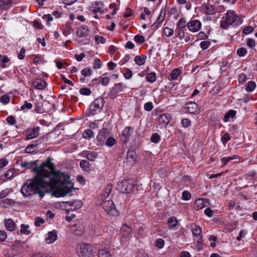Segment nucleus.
Instances as JSON below:
<instances>
[{
	"instance_id": "1",
	"label": "nucleus",
	"mask_w": 257,
	"mask_h": 257,
	"mask_svg": "<svg viewBox=\"0 0 257 257\" xmlns=\"http://www.w3.org/2000/svg\"><path fill=\"white\" fill-rule=\"evenodd\" d=\"M55 169L50 158L39 167L36 165L31 169L36 173V175L22 187L21 191L23 195L28 196L38 194L42 198L47 192V188H49L57 197L71 195L73 184L69 180V176L59 171H56Z\"/></svg>"
},
{
	"instance_id": "2",
	"label": "nucleus",
	"mask_w": 257,
	"mask_h": 257,
	"mask_svg": "<svg viewBox=\"0 0 257 257\" xmlns=\"http://www.w3.org/2000/svg\"><path fill=\"white\" fill-rule=\"evenodd\" d=\"M242 23V20L241 18L237 16L234 11H228L225 16L221 21L220 27L223 29H226L230 25H233L234 27L238 26Z\"/></svg>"
},
{
	"instance_id": "3",
	"label": "nucleus",
	"mask_w": 257,
	"mask_h": 257,
	"mask_svg": "<svg viewBox=\"0 0 257 257\" xmlns=\"http://www.w3.org/2000/svg\"><path fill=\"white\" fill-rule=\"evenodd\" d=\"M76 250L79 257H90L93 249L90 244L80 243L77 245Z\"/></svg>"
},
{
	"instance_id": "4",
	"label": "nucleus",
	"mask_w": 257,
	"mask_h": 257,
	"mask_svg": "<svg viewBox=\"0 0 257 257\" xmlns=\"http://www.w3.org/2000/svg\"><path fill=\"white\" fill-rule=\"evenodd\" d=\"M134 187L133 181L131 180H124L117 183L116 189L123 193H130Z\"/></svg>"
},
{
	"instance_id": "5",
	"label": "nucleus",
	"mask_w": 257,
	"mask_h": 257,
	"mask_svg": "<svg viewBox=\"0 0 257 257\" xmlns=\"http://www.w3.org/2000/svg\"><path fill=\"white\" fill-rule=\"evenodd\" d=\"M104 101L102 97L96 98L90 105V113L94 115L97 112H99L104 106Z\"/></svg>"
},
{
	"instance_id": "6",
	"label": "nucleus",
	"mask_w": 257,
	"mask_h": 257,
	"mask_svg": "<svg viewBox=\"0 0 257 257\" xmlns=\"http://www.w3.org/2000/svg\"><path fill=\"white\" fill-rule=\"evenodd\" d=\"M101 206L104 211L109 215H114L116 212L114 203L111 200H103Z\"/></svg>"
},
{
	"instance_id": "7",
	"label": "nucleus",
	"mask_w": 257,
	"mask_h": 257,
	"mask_svg": "<svg viewBox=\"0 0 257 257\" xmlns=\"http://www.w3.org/2000/svg\"><path fill=\"white\" fill-rule=\"evenodd\" d=\"M123 90V86L121 83L115 84L108 94V96L110 99H114L116 98L118 94L122 92Z\"/></svg>"
},
{
	"instance_id": "8",
	"label": "nucleus",
	"mask_w": 257,
	"mask_h": 257,
	"mask_svg": "<svg viewBox=\"0 0 257 257\" xmlns=\"http://www.w3.org/2000/svg\"><path fill=\"white\" fill-rule=\"evenodd\" d=\"M110 136L109 131L105 128H103L98 133L97 137V142L101 145L105 144V140Z\"/></svg>"
},
{
	"instance_id": "9",
	"label": "nucleus",
	"mask_w": 257,
	"mask_h": 257,
	"mask_svg": "<svg viewBox=\"0 0 257 257\" xmlns=\"http://www.w3.org/2000/svg\"><path fill=\"white\" fill-rule=\"evenodd\" d=\"M201 23L197 20H191L187 24L189 30L193 33L198 32L201 29Z\"/></svg>"
},
{
	"instance_id": "10",
	"label": "nucleus",
	"mask_w": 257,
	"mask_h": 257,
	"mask_svg": "<svg viewBox=\"0 0 257 257\" xmlns=\"http://www.w3.org/2000/svg\"><path fill=\"white\" fill-rule=\"evenodd\" d=\"M40 127L39 126L28 128L26 131L27 140H31L37 138L39 135Z\"/></svg>"
},
{
	"instance_id": "11",
	"label": "nucleus",
	"mask_w": 257,
	"mask_h": 257,
	"mask_svg": "<svg viewBox=\"0 0 257 257\" xmlns=\"http://www.w3.org/2000/svg\"><path fill=\"white\" fill-rule=\"evenodd\" d=\"M186 109L191 114H198L200 112L198 105L193 101H190L186 104Z\"/></svg>"
},
{
	"instance_id": "12",
	"label": "nucleus",
	"mask_w": 257,
	"mask_h": 257,
	"mask_svg": "<svg viewBox=\"0 0 257 257\" xmlns=\"http://www.w3.org/2000/svg\"><path fill=\"white\" fill-rule=\"evenodd\" d=\"M133 129L130 126H126L123 130L122 133L121 141L123 143H127L133 133Z\"/></svg>"
},
{
	"instance_id": "13",
	"label": "nucleus",
	"mask_w": 257,
	"mask_h": 257,
	"mask_svg": "<svg viewBox=\"0 0 257 257\" xmlns=\"http://www.w3.org/2000/svg\"><path fill=\"white\" fill-rule=\"evenodd\" d=\"M132 229L126 224L122 225L120 235L124 239H129L132 234Z\"/></svg>"
},
{
	"instance_id": "14",
	"label": "nucleus",
	"mask_w": 257,
	"mask_h": 257,
	"mask_svg": "<svg viewBox=\"0 0 257 257\" xmlns=\"http://www.w3.org/2000/svg\"><path fill=\"white\" fill-rule=\"evenodd\" d=\"M207 202L206 199H197L194 204V208L196 210H199L205 207L206 203Z\"/></svg>"
},
{
	"instance_id": "15",
	"label": "nucleus",
	"mask_w": 257,
	"mask_h": 257,
	"mask_svg": "<svg viewBox=\"0 0 257 257\" xmlns=\"http://www.w3.org/2000/svg\"><path fill=\"white\" fill-rule=\"evenodd\" d=\"M57 238V234L56 231L49 232L46 235L45 240L48 243H53Z\"/></svg>"
},
{
	"instance_id": "16",
	"label": "nucleus",
	"mask_w": 257,
	"mask_h": 257,
	"mask_svg": "<svg viewBox=\"0 0 257 257\" xmlns=\"http://www.w3.org/2000/svg\"><path fill=\"white\" fill-rule=\"evenodd\" d=\"M33 85L37 89L43 90L46 86V82L41 79H37L33 81Z\"/></svg>"
},
{
	"instance_id": "17",
	"label": "nucleus",
	"mask_w": 257,
	"mask_h": 257,
	"mask_svg": "<svg viewBox=\"0 0 257 257\" xmlns=\"http://www.w3.org/2000/svg\"><path fill=\"white\" fill-rule=\"evenodd\" d=\"M202 9L207 15H213L215 13L214 7L211 5L204 4L202 6Z\"/></svg>"
},
{
	"instance_id": "18",
	"label": "nucleus",
	"mask_w": 257,
	"mask_h": 257,
	"mask_svg": "<svg viewBox=\"0 0 257 257\" xmlns=\"http://www.w3.org/2000/svg\"><path fill=\"white\" fill-rule=\"evenodd\" d=\"M5 224L6 228L10 231L15 230L17 227L15 222L11 219H7L5 220Z\"/></svg>"
},
{
	"instance_id": "19",
	"label": "nucleus",
	"mask_w": 257,
	"mask_h": 257,
	"mask_svg": "<svg viewBox=\"0 0 257 257\" xmlns=\"http://www.w3.org/2000/svg\"><path fill=\"white\" fill-rule=\"evenodd\" d=\"M88 32L89 29L87 26H81L77 30L76 35L79 37H84L88 35Z\"/></svg>"
},
{
	"instance_id": "20",
	"label": "nucleus",
	"mask_w": 257,
	"mask_h": 257,
	"mask_svg": "<svg viewBox=\"0 0 257 257\" xmlns=\"http://www.w3.org/2000/svg\"><path fill=\"white\" fill-rule=\"evenodd\" d=\"M170 119V114L164 113L159 116L158 121L160 124L166 125L169 123Z\"/></svg>"
},
{
	"instance_id": "21",
	"label": "nucleus",
	"mask_w": 257,
	"mask_h": 257,
	"mask_svg": "<svg viewBox=\"0 0 257 257\" xmlns=\"http://www.w3.org/2000/svg\"><path fill=\"white\" fill-rule=\"evenodd\" d=\"M191 226L193 234L197 237H201L202 229L201 227L195 224H192Z\"/></svg>"
},
{
	"instance_id": "22",
	"label": "nucleus",
	"mask_w": 257,
	"mask_h": 257,
	"mask_svg": "<svg viewBox=\"0 0 257 257\" xmlns=\"http://www.w3.org/2000/svg\"><path fill=\"white\" fill-rule=\"evenodd\" d=\"M14 0H0V8L2 10H7L14 3Z\"/></svg>"
},
{
	"instance_id": "23",
	"label": "nucleus",
	"mask_w": 257,
	"mask_h": 257,
	"mask_svg": "<svg viewBox=\"0 0 257 257\" xmlns=\"http://www.w3.org/2000/svg\"><path fill=\"white\" fill-rule=\"evenodd\" d=\"M146 59L147 57L146 55H137L135 57L134 61L137 65L142 66L145 64Z\"/></svg>"
},
{
	"instance_id": "24",
	"label": "nucleus",
	"mask_w": 257,
	"mask_h": 257,
	"mask_svg": "<svg viewBox=\"0 0 257 257\" xmlns=\"http://www.w3.org/2000/svg\"><path fill=\"white\" fill-rule=\"evenodd\" d=\"M126 159L127 162L132 163L135 162L136 160V153L133 150H128L127 152Z\"/></svg>"
},
{
	"instance_id": "25",
	"label": "nucleus",
	"mask_w": 257,
	"mask_h": 257,
	"mask_svg": "<svg viewBox=\"0 0 257 257\" xmlns=\"http://www.w3.org/2000/svg\"><path fill=\"white\" fill-rule=\"evenodd\" d=\"M236 111L233 109L228 111L224 115L223 120L225 122H227L230 118H233L236 115Z\"/></svg>"
},
{
	"instance_id": "26",
	"label": "nucleus",
	"mask_w": 257,
	"mask_h": 257,
	"mask_svg": "<svg viewBox=\"0 0 257 257\" xmlns=\"http://www.w3.org/2000/svg\"><path fill=\"white\" fill-rule=\"evenodd\" d=\"M168 224L170 228H174L178 224V220L175 217H171L168 219Z\"/></svg>"
},
{
	"instance_id": "27",
	"label": "nucleus",
	"mask_w": 257,
	"mask_h": 257,
	"mask_svg": "<svg viewBox=\"0 0 257 257\" xmlns=\"http://www.w3.org/2000/svg\"><path fill=\"white\" fill-rule=\"evenodd\" d=\"M82 136L84 138L89 140L94 137V134L91 130L88 129L83 132Z\"/></svg>"
},
{
	"instance_id": "28",
	"label": "nucleus",
	"mask_w": 257,
	"mask_h": 257,
	"mask_svg": "<svg viewBox=\"0 0 257 257\" xmlns=\"http://www.w3.org/2000/svg\"><path fill=\"white\" fill-rule=\"evenodd\" d=\"M9 61L10 59L8 57L5 55H0V65L2 68H6L7 65L6 63L9 62Z\"/></svg>"
},
{
	"instance_id": "29",
	"label": "nucleus",
	"mask_w": 257,
	"mask_h": 257,
	"mask_svg": "<svg viewBox=\"0 0 257 257\" xmlns=\"http://www.w3.org/2000/svg\"><path fill=\"white\" fill-rule=\"evenodd\" d=\"M180 72L181 71L178 68L173 69L170 74V78H169V79L171 80H177Z\"/></svg>"
},
{
	"instance_id": "30",
	"label": "nucleus",
	"mask_w": 257,
	"mask_h": 257,
	"mask_svg": "<svg viewBox=\"0 0 257 257\" xmlns=\"http://www.w3.org/2000/svg\"><path fill=\"white\" fill-rule=\"evenodd\" d=\"M85 157L90 161H93L97 157V154L94 152H88L86 151L84 152Z\"/></svg>"
},
{
	"instance_id": "31",
	"label": "nucleus",
	"mask_w": 257,
	"mask_h": 257,
	"mask_svg": "<svg viewBox=\"0 0 257 257\" xmlns=\"http://www.w3.org/2000/svg\"><path fill=\"white\" fill-rule=\"evenodd\" d=\"M256 87V83L254 81H250L247 82L245 90L247 92H251L253 91Z\"/></svg>"
},
{
	"instance_id": "32",
	"label": "nucleus",
	"mask_w": 257,
	"mask_h": 257,
	"mask_svg": "<svg viewBox=\"0 0 257 257\" xmlns=\"http://www.w3.org/2000/svg\"><path fill=\"white\" fill-rule=\"evenodd\" d=\"M80 166L84 170L87 171L90 168V164L87 161L83 160L80 162Z\"/></svg>"
},
{
	"instance_id": "33",
	"label": "nucleus",
	"mask_w": 257,
	"mask_h": 257,
	"mask_svg": "<svg viewBox=\"0 0 257 257\" xmlns=\"http://www.w3.org/2000/svg\"><path fill=\"white\" fill-rule=\"evenodd\" d=\"M146 79L148 82L153 83L156 80V74L155 72L148 73L146 76Z\"/></svg>"
},
{
	"instance_id": "34",
	"label": "nucleus",
	"mask_w": 257,
	"mask_h": 257,
	"mask_svg": "<svg viewBox=\"0 0 257 257\" xmlns=\"http://www.w3.org/2000/svg\"><path fill=\"white\" fill-rule=\"evenodd\" d=\"M112 190V185L111 183H109L106 185V187L104 190L103 196L105 197H108L111 193Z\"/></svg>"
},
{
	"instance_id": "35",
	"label": "nucleus",
	"mask_w": 257,
	"mask_h": 257,
	"mask_svg": "<svg viewBox=\"0 0 257 257\" xmlns=\"http://www.w3.org/2000/svg\"><path fill=\"white\" fill-rule=\"evenodd\" d=\"M98 257H112L110 252L105 249H101L98 252Z\"/></svg>"
},
{
	"instance_id": "36",
	"label": "nucleus",
	"mask_w": 257,
	"mask_h": 257,
	"mask_svg": "<svg viewBox=\"0 0 257 257\" xmlns=\"http://www.w3.org/2000/svg\"><path fill=\"white\" fill-rule=\"evenodd\" d=\"M187 26L186 21L184 18H181L177 24V27L176 28L180 29H184Z\"/></svg>"
},
{
	"instance_id": "37",
	"label": "nucleus",
	"mask_w": 257,
	"mask_h": 257,
	"mask_svg": "<svg viewBox=\"0 0 257 257\" xmlns=\"http://www.w3.org/2000/svg\"><path fill=\"white\" fill-rule=\"evenodd\" d=\"M116 143V140L111 137H108V138L106 139L105 145L108 147H112L113 145H114Z\"/></svg>"
},
{
	"instance_id": "38",
	"label": "nucleus",
	"mask_w": 257,
	"mask_h": 257,
	"mask_svg": "<svg viewBox=\"0 0 257 257\" xmlns=\"http://www.w3.org/2000/svg\"><path fill=\"white\" fill-rule=\"evenodd\" d=\"M92 65L94 69H99L102 66V62L99 59L95 58L92 63Z\"/></svg>"
},
{
	"instance_id": "39",
	"label": "nucleus",
	"mask_w": 257,
	"mask_h": 257,
	"mask_svg": "<svg viewBox=\"0 0 257 257\" xmlns=\"http://www.w3.org/2000/svg\"><path fill=\"white\" fill-rule=\"evenodd\" d=\"M237 158L235 156L223 157L221 159V161L223 164V166H225L229 162L236 159Z\"/></svg>"
},
{
	"instance_id": "40",
	"label": "nucleus",
	"mask_w": 257,
	"mask_h": 257,
	"mask_svg": "<svg viewBox=\"0 0 257 257\" xmlns=\"http://www.w3.org/2000/svg\"><path fill=\"white\" fill-rule=\"evenodd\" d=\"M21 229H20V232L25 234H29L30 233V231L28 230L29 226L28 225H25L22 224L21 226Z\"/></svg>"
},
{
	"instance_id": "41",
	"label": "nucleus",
	"mask_w": 257,
	"mask_h": 257,
	"mask_svg": "<svg viewBox=\"0 0 257 257\" xmlns=\"http://www.w3.org/2000/svg\"><path fill=\"white\" fill-rule=\"evenodd\" d=\"M37 145H28L25 150V152L27 153L31 154L34 152L36 151Z\"/></svg>"
},
{
	"instance_id": "42",
	"label": "nucleus",
	"mask_w": 257,
	"mask_h": 257,
	"mask_svg": "<svg viewBox=\"0 0 257 257\" xmlns=\"http://www.w3.org/2000/svg\"><path fill=\"white\" fill-rule=\"evenodd\" d=\"M81 74L84 77L89 76L92 74V70L88 67L81 70Z\"/></svg>"
},
{
	"instance_id": "43",
	"label": "nucleus",
	"mask_w": 257,
	"mask_h": 257,
	"mask_svg": "<svg viewBox=\"0 0 257 257\" xmlns=\"http://www.w3.org/2000/svg\"><path fill=\"white\" fill-rule=\"evenodd\" d=\"M99 83H101L103 86H106L109 82V78L108 77H101L98 78Z\"/></svg>"
},
{
	"instance_id": "44",
	"label": "nucleus",
	"mask_w": 257,
	"mask_h": 257,
	"mask_svg": "<svg viewBox=\"0 0 257 257\" xmlns=\"http://www.w3.org/2000/svg\"><path fill=\"white\" fill-rule=\"evenodd\" d=\"M95 41L96 44H99L100 43L104 44L106 42V39L102 36L96 35L95 36Z\"/></svg>"
},
{
	"instance_id": "45",
	"label": "nucleus",
	"mask_w": 257,
	"mask_h": 257,
	"mask_svg": "<svg viewBox=\"0 0 257 257\" xmlns=\"http://www.w3.org/2000/svg\"><path fill=\"white\" fill-rule=\"evenodd\" d=\"M134 40L137 43L141 44H143L145 42V37L144 36H143L142 35H137L135 36Z\"/></svg>"
},
{
	"instance_id": "46",
	"label": "nucleus",
	"mask_w": 257,
	"mask_h": 257,
	"mask_svg": "<svg viewBox=\"0 0 257 257\" xmlns=\"http://www.w3.org/2000/svg\"><path fill=\"white\" fill-rule=\"evenodd\" d=\"M160 140V136L157 133H154L151 138L152 142L154 143H158Z\"/></svg>"
},
{
	"instance_id": "47",
	"label": "nucleus",
	"mask_w": 257,
	"mask_h": 257,
	"mask_svg": "<svg viewBox=\"0 0 257 257\" xmlns=\"http://www.w3.org/2000/svg\"><path fill=\"white\" fill-rule=\"evenodd\" d=\"M164 33L167 37H170L173 35L174 30L168 27H165L164 28Z\"/></svg>"
},
{
	"instance_id": "48",
	"label": "nucleus",
	"mask_w": 257,
	"mask_h": 257,
	"mask_svg": "<svg viewBox=\"0 0 257 257\" xmlns=\"http://www.w3.org/2000/svg\"><path fill=\"white\" fill-rule=\"evenodd\" d=\"M210 44H211V43L210 41H204L201 42V43L200 44V46L202 49L205 50L209 47Z\"/></svg>"
},
{
	"instance_id": "49",
	"label": "nucleus",
	"mask_w": 257,
	"mask_h": 257,
	"mask_svg": "<svg viewBox=\"0 0 257 257\" xmlns=\"http://www.w3.org/2000/svg\"><path fill=\"white\" fill-rule=\"evenodd\" d=\"M196 37L198 40H206L208 38V36L203 32H199Z\"/></svg>"
},
{
	"instance_id": "50",
	"label": "nucleus",
	"mask_w": 257,
	"mask_h": 257,
	"mask_svg": "<svg viewBox=\"0 0 257 257\" xmlns=\"http://www.w3.org/2000/svg\"><path fill=\"white\" fill-rule=\"evenodd\" d=\"M10 97L7 95H4L1 97V102L3 104H6L10 102Z\"/></svg>"
},
{
	"instance_id": "51",
	"label": "nucleus",
	"mask_w": 257,
	"mask_h": 257,
	"mask_svg": "<svg viewBox=\"0 0 257 257\" xmlns=\"http://www.w3.org/2000/svg\"><path fill=\"white\" fill-rule=\"evenodd\" d=\"M191 121L188 118H183L181 121V124L184 127H187L191 125Z\"/></svg>"
},
{
	"instance_id": "52",
	"label": "nucleus",
	"mask_w": 257,
	"mask_h": 257,
	"mask_svg": "<svg viewBox=\"0 0 257 257\" xmlns=\"http://www.w3.org/2000/svg\"><path fill=\"white\" fill-rule=\"evenodd\" d=\"M15 170L14 169H10L8 170L5 175V176L8 179H11L14 175Z\"/></svg>"
},
{
	"instance_id": "53",
	"label": "nucleus",
	"mask_w": 257,
	"mask_h": 257,
	"mask_svg": "<svg viewBox=\"0 0 257 257\" xmlns=\"http://www.w3.org/2000/svg\"><path fill=\"white\" fill-rule=\"evenodd\" d=\"M165 244L164 240L162 238H159L156 240V245L159 248H162Z\"/></svg>"
},
{
	"instance_id": "54",
	"label": "nucleus",
	"mask_w": 257,
	"mask_h": 257,
	"mask_svg": "<svg viewBox=\"0 0 257 257\" xmlns=\"http://www.w3.org/2000/svg\"><path fill=\"white\" fill-rule=\"evenodd\" d=\"M247 53L246 49L244 47L239 48L237 51V54L240 57L244 56Z\"/></svg>"
},
{
	"instance_id": "55",
	"label": "nucleus",
	"mask_w": 257,
	"mask_h": 257,
	"mask_svg": "<svg viewBox=\"0 0 257 257\" xmlns=\"http://www.w3.org/2000/svg\"><path fill=\"white\" fill-rule=\"evenodd\" d=\"M230 135L228 133H225L221 138V141L222 143L225 145L227 142L230 139Z\"/></svg>"
},
{
	"instance_id": "56",
	"label": "nucleus",
	"mask_w": 257,
	"mask_h": 257,
	"mask_svg": "<svg viewBox=\"0 0 257 257\" xmlns=\"http://www.w3.org/2000/svg\"><path fill=\"white\" fill-rule=\"evenodd\" d=\"M33 105L32 103L28 102V101H26L24 102V104L22 105L21 107V110H24L25 109H30L32 108Z\"/></svg>"
},
{
	"instance_id": "57",
	"label": "nucleus",
	"mask_w": 257,
	"mask_h": 257,
	"mask_svg": "<svg viewBox=\"0 0 257 257\" xmlns=\"http://www.w3.org/2000/svg\"><path fill=\"white\" fill-rule=\"evenodd\" d=\"M45 222V220L41 217H36L35 221V225L37 226H40L41 224Z\"/></svg>"
},
{
	"instance_id": "58",
	"label": "nucleus",
	"mask_w": 257,
	"mask_h": 257,
	"mask_svg": "<svg viewBox=\"0 0 257 257\" xmlns=\"http://www.w3.org/2000/svg\"><path fill=\"white\" fill-rule=\"evenodd\" d=\"M80 94L85 95H89L91 93V91L89 88H82L80 90Z\"/></svg>"
},
{
	"instance_id": "59",
	"label": "nucleus",
	"mask_w": 257,
	"mask_h": 257,
	"mask_svg": "<svg viewBox=\"0 0 257 257\" xmlns=\"http://www.w3.org/2000/svg\"><path fill=\"white\" fill-rule=\"evenodd\" d=\"M10 193V190L8 188H6L1 191L0 193V199H3L8 195Z\"/></svg>"
},
{
	"instance_id": "60",
	"label": "nucleus",
	"mask_w": 257,
	"mask_h": 257,
	"mask_svg": "<svg viewBox=\"0 0 257 257\" xmlns=\"http://www.w3.org/2000/svg\"><path fill=\"white\" fill-rule=\"evenodd\" d=\"M153 108V105L152 102H148L145 104L144 109L148 111H151Z\"/></svg>"
},
{
	"instance_id": "61",
	"label": "nucleus",
	"mask_w": 257,
	"mask_h": 257,
	"mask_svg": "<svg viewBox=\"0 0 257 257\" xmlns=\"http://www.w3.org/2000/svg\"><path fill=\"white\" fill-rule=\"evenodd\" d=\"M176 32L177 33L178 37L182 39L185 36V33L183 29H176Z\"/></svg>"
},
{
	"instance_id": "62",
	"label": "nucleus",
	"mask_w": 257,
	"mask_h": 257,
	"mask_svg": "<svg viewBox=\"0 0 257 257\" xmlns=\"http://www.w3.org/2000/svg\"><path fill=\"white\" fill-rule=\"evenodd\" d=\"M7 120L8 121V122L11 124V125H14L16 123V120L14 117V116H12V115H10L7 118Z\"/></svg>"
},
{
	"instance_id": "63",
	"label": "nucleus",
	"mask_w": 257,
	"mask_h": 257,
	"mask_svg": "<svg viewBox=\"0 0 257 257\" xmlns=\"http://www.w3.org/2000/svg\"><path fill=\"white\" fill-rule=\"evenodd\" d=\"M182 198L185 200H188L191 198V195L187 191H184L182 193Z\"/></svg>"
},
{
	"instance_id": "64",
	"label": "nucleus",
	"mask_w": 257,
	"mask_h": 257,
	"mask_svg": "<svg viewBox=\"0 0 257 257\" xmlns=\"http://www.w3.org/2000/svg\"><path fill=\"white\" fill-rule=\"evenodd\" d=\"M253 31V28L251 26H246L243 30V33L245 34H248Z\"/></svg>"
}]
</instances>
